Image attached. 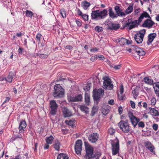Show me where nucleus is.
<instances>
[{
  "label": "nucleus",
  "mask_w": 159,
  "mask_h": 159,
  "mask_svg": "<svg viewBox=\"0 0 159 159\" xmlns=\"http://www.w3.org/2000/svg\"><path fill=\"white\" fill-rule=\"evenodd\" d=\"M107 11L106 9L101 11L99 10L92 11L91 17L92 19H103L106 17L107 15Z\"/></svg>",
  "instance_id": "nucleus-1"
},
{
  "label": "nucleus",
  "mask_w": 159,
  "mask_h": 159,
  "mask_svg": "<svg viewBox=\"0 0 159 159\" xmlns=\"http://www.w3.org/2000/svg\"><path fill=\"white\" fill-rule=\"evenodd\" d=\"M146 32V30L143 29L134 34V39L137 43L140 44L142 43Z\"/></svg>",
  "instance_id": "nucleus-2"
},
{
  "label": "nucleus",
  "mask_w": 159,
  "mask_h": 159,
  "mask_svg": "<svg viewBox=\"0 0 159 159\" xmlns=\"http://www.w3.org/2000/svg\"><path fill=\"white\" fill-rule=\"evenodd\" d=\"M118 125L123 133H128L130 131V126L128 120L120 121Z\"/></svg>",
  "instance_id": "nucleus-3"
},
{
  "label": "nucleus",
  "mask_w": 159,
  "mask_h": 159,
  "mask_svg": "<svg viewBox=\"0 0 159 159\" xmlns=\"http://www.w3.org/2000/svg\"><path fill=\"white\" fill-rule=\"evenodd\" d=\"M111 143L112 146L111 149L113 155H116L119 152V140L116 139L111 140Z\"/></svg>",
  "instance_id": "nucleus-4"
},
{
  "label": "nucleus",
  "mask_w": 159,
  "mask_h": 159,
  "mask_svg": "<svg viewBox=\"0 0 159 159\" xmlns=\"http://www.w3.org/2000/svg\"><path fill=\"white\" fill-rule=\"evenodd\" d=\"M64 94V89L59 84H56L54 87L53 96L55 97H62Z\"/></svg>",
  "instance_id": "nucleus-5"
},
{
  "label": "nucleus",
  "mask_w": 159,
  "mask_h": 159,
  "mask_svg": "<svg viewBox=\"0 0 159 159\" xmlns=\"http://www.w3.org/2000/svg\"><path fill=\"white\" fill-rule=\"evenodd\" d=\"M93 97L95 100L97 101L101 98L104 94V91L102 89H94L93 91Z\"/></svg>",
  "instance_id": "nucleus-6"
},
{
  "label": "nucleus",
  "mask_w": 159,
  "mask_h": 159,
  "mask_svg": "<svg viewBox=\"0 0 159 159\" xmlns=\"http://www.w3.org/2000/svg\"><path fill=\"white\" fill-rule=\"evenodd\" d=\"M128 116L132 125L134 128H135L140 121L139 119L134 116L133 113L131 111L128 112Z\"/></svg>",
  "instance_id": "nucleus-7"
},
{
  "label": "nucleus",
  "mask_w": 159,
  "mask_h": 159,
  "mask_svg": "<svg viewBox=\"0 0 159 159\" xmlns=\"http://www.w3.org/2000/svg\"><path fill=\"white\" fill-rule=\"evenodd\" d=\"M84 145L86 152V157L89 159L94 155L93 153V148L86 142H84Z\"/></svg>",
  "instance_id": "nucleus-8"
},
{
  "label": "nucleus",
  "mask_w": 159,
  "mask_h": 159,
  "mask_svg": "<svg viewBox=\"0 0 159 159\" xmlns=\"http://www.w3.org/2000/svg\"><path fill=\"white\" fill-rule=\"evenodd\" d=\"M155 24V23L151 20V18H150L145 20L142 24L143 27L147 28L148 29L152 28L153 26Z\"/></svg>",
  "instance_id": "nucleus-9"
},
{
  "label": "nucleus",
  "mask_w": 159,
  "mask_h": 159,
  "mask_svg": "<svg viewBox=\"0 0 159 159\" xmlns=\"http://www.w3.org/2000/svg\"><path fill=\"white\" fill-rule=\"evenodd\" d=\"M50 105L51 108L50 113L52 115H54L57 111L58 105L54 100L50 101Z\"/></svg>",
  "instance_id": "nucleus-10"
},
{
  "label": "nucleus",
  "mask_w": 159,
  "mask_h": 159,
  "mask_svg": "<svg viewBox=\"0 0 159 159\" xmlns=\"http://www.w3.org/2000/svg\"><path fill=\"white\" fill-rule=\"evenodd\" d=\"M103 86L104 88L109 89H111L113 88V85L111 84L110 79L105 77L103 79Z\"/></svg>",
  "instance_id": "nucleus-11"
},
{
  "label": "nucleus",
  "mask_w": 159,
  "mask_h": 159,
  "mask_svg": "<svg viewBox=\"0 0 159 159\" xmlns=\"http://www.w3.org/2000/svg\"><path fill=\"white\" fill-rule=\"evenodd\" d=\"M82 142L81 140H78L76 141L75 147V151L78 155H80L82 150Z\"/></svg>",
  "instance_id": "nucleus-12"
},
{
  "label": "nucleus",
  "mask_w": 159,
  "mask_h": 159,
  "mask_svg": "<svg viewBox=\"0 0 159 159\" xmlns=\"http://www.w3.org/2000/svg\"><path fill=\"white\" fill-rule=\"evenodd\" d=\"M98 138V134L95 133L90 134L88 137V139L89 141L92 143H94L97 141Z\"/></svg>",
  "instance_id": "nucleus-13"
},
{
  "label": "nucleus",
  "mask_w": 159,
  "mask_h": 159,
  "mask_svg": "<svg viewBox=\"0 0 159 159\" xmlns=\"http://www.w3.org/2000/svg\"><path fill=\"white\" fill-rule=\"evenodd\" d=\"M114 10L116 11V15L118 17V16L122 17L125 16L124 12L122 11V10L118 6H116L114 7Z\"/></svg>",
  "instance_id": "nucleus-14"
},
{
  "label": "nucleus",
  "mask_w": 159,
  "mask_h": 159,
  "mask_svg": "<svg viewBox=\"0 0 159 159\" xmlns=\"http://www.w3.org/2000/svg\"><path fill=\"white\" fill-rule=\"evenodd\" d=\"M82 96L81 95H78L75 97H70L68 98L69 102H75L81 101Z\"/></svg>",
  "instance_id": "nucleus-15"
},
{
  "label": "nucleus",
  "mask_w": 159,
  "mask_h": 159,
  "mask_svg": "<svg viewBox=\"0 0 159 159\" xmlns=\"http://www.w3.org/2000/svg\"><path fill=\"white\" fill-rule=\"evenodd\" d=\"M135 23L134 21H132L131 20H129L125 24V27L129 30H131L135 27Z\"/></svg>",
  "instance_id": "nucleus-16"
},
{
  "label": "nucleus",
  "mask_w": 159,
  "mask_h": 159,
  "mask_svg": "<svg viewBox=\"0 0 159 159\" xmlns=\"http://www.w3.org/2000/svg\"><path fill=\"white\" fill-rule=\"evenodd\" d=\"M26 126V122L24 120H22L20 123L19 129L20 133H23L24 131V129Z\"/></svg>",
  "instance_id": "nucleus-17"
},
{
  "label": "nucleus",
  "mask_w": 159,
  "mask_h": 159,
  "mask_svg": "<svg viewBox=\"0 0 159 159\" xmlns=\"http://www.w3.org/2000/svg\"><path fill=\"white\" fill-rule=\"evenodd\" d=\"M156 36L157 34L156 33H152L149 34L148 36V40L147 42V44L148 45L150 44Z\"/></svg>",
  "instance_id": "nucleus-18"
},
{
  "label": "nucleus",
  "mask_w": 159,
  "mask_h": 159,
  "mask_svg": "<svg viewBox=\"0 0 159 159\" xmlns=\"http://www.w3.org/2000/svg\"><path fill=\"white\" fill-rule=\"evenodd\" d=\"M62 111L63 115L65 117H70L72 115L71 111L66 107H64L63 108Z\"/></svg>",
  "instance_id": "nucleus-19"
},
{
  "label": "nucleus",
  "mask_w": 159,
  "mask_h": 159,
  "mask_svg": "<svg viewBox=\"0 0 159 159\" xmlns=\"http://www.w3.org/2000/svg\"><path fill=\"white\" fill-rule=\"evenodd\" d=\"M150 17H151L147 12L145 11H143L140 16L138 19L139 21V22H141L144 18H150Z\"/></svg>",
  "instance_id": "nucleus-20"
},
{
  "label": "nucleus",
  "mask_w": 159,
  "mask_h": 159,
  "mask_svg": "<svg viewBox=\"0 0 159 159\" xmlns=\"http://www.w3.org/2000/svg\"><path fill=\"white\" fill-rule=\"evenodd\" d=\"M145 146L146 148L151 152H152L154 149V146L149 141H146L145 142Z\"/></svg>",
  "instance_id": "nucleus-21"
},
{
  "label": "nucleus",
  "mask_w": 159,
  "mask_h": 159,
  "mask_svg": "<svg viewBox=\"0 0 159 159\" xmlns=\"http://www.w3.org/2000/svg\"><path fill=\"white\" fill-rule=\"evenodd\" d=\"M109 16L112 18L114 19L117 18L116 14H115L111 7H110L108 9Z\"/></svg>",
  "instance_id": "nucleus-22"
},
{
  "label": "nucleus",
  "mask_w": 159,
  "mask_h": 159,
  "mask_svg": "<svg viewBox=\"0 0 159 159\" xmlns=\"http://www.w3.org/2000/svg\"><path fill=\"white\" fill-rule=\"evenodd\" d=\"M15 75V74L14 73L10 72L9 73L8 76L5 79L7 81L9 82H11Z\"/></svg>",
  "instance_id": "nucleus-23"
},
{
  "label": "nucleus",
  "mask_w": 159,
  "mask_h": 159,
  "mask_svg": "<svg viewBox=\"0 0 159 159\" xmlns=\"http://www.w3.org/2000/svg\"><path fill=\"white\" fill-rule=\"evenodd\" d=\"M135 52V53L139 56H143L145 54V52L143 49L139 48H136Z\"/></svg>",
  "instance_id": "nucleus-24"
},
{
  "label": "nucleus",
  "mask_w": 159,
  "mask_h": 159,
  "mask_svg": "<svg viewBox=\"0 0 159 159\" xmlns=\"http://www.w3.org/2000/svg\"><path fill=\"white\" fill-rule=\"evenodd\" d=\"M81 6L84 10H86L90 7V4L89 2L86 1H84L82 2Z\"/></svg>",
  "instance_id": "nucleus-25"
},
{
  "label": "nucleus",
  "mask_w": 159,
  "mask_h": 159,
  "mask_svg": "<svg viewBox=\"0 0 159 159\" xmlns=\"http://www.w3.org/2000/svg\"><path fill=\"white\" fill-rule=\"evenodd\" d=\"M148 108L150 110V113L153 116H156L158 115V112L156 109L151 107H149Z\"/></svg>",
  "instance_id": "nucleus-26"
},
{
  "label": "nucleus",
  "mask_w": 159,
  "mask_h": 159,
  "mask_svg": "<svg viewBox=\"0 0 159 159\" xmlns=\"http://www.w3.org/2000/svg\"><path fill=\"white\" fill-rule=\"evenodd\" d=\"M65 122L66 124L71 126L72 128L75 127V121L74 120H66Z\"/></svg>",
  "instance_id": "nucleus-27"
},
{
  "label": "nucleus",
  "mask_w": 159,
  "mask_h": 159,
  "mask_svg": "<svg viewBox=\"0 0 159 159\" xmlns=\"http://www.w3.org/2000/svg\"><path fill=\"white\" fill-rule=\"evenodd\" d=\"M116 41L119 42L120 45H124L126 43L127 39L124 38H121L117 39Z\"/></svg>",
  "instance_id": "nucleus-28"
},
{
  "label": "nucleus",
  "mask_w": 159,
  "mask_h": 159,
  "mask_svg": "<svg viewBox=\"0 0 159 159\" xmlns=\"http://www.w3.org/2000/svg\"><path fill=\"white\" fill-rule=\"evenodd\" d=\"M133 7L132 6H129L128 8L125 10V12H124L125 16L132 12L133 11Z\"/></svg>",
  "instance_id": "nucleus-29"
},
{
  "label": "nucleus",
  "mask_w": 159,
  "mask_h": 159,
  "mask_svg": "<svg viewBox=\"0 0 159 159\" xmlns=\"http://www.w3.org/2000/svg\"><path fill=\"white\" fill-rule=\"evenodd\" d=\"M102 111L103 115H106L109 111V108L108 106H106L102 107Z\"/></svg>",
  "instance_id": "nucleus-30"
},
{
  "label": "nucleus",
  "mask_w": 159,
  "mask_h": 159,
  "mask_svg": "<svg viewBox=\"0 0 159 159\" xmlns=\"http://www.w3.org/2000/svg\"><path fill=\"white\" fill-rule=\"evenodd\" d=\"M80 110L84 112L86 114H88L89 113V108L84 105H81L80 107Z\"/></svg>",
  "instance_id": "nucleus-31"
},
{
  "label": "nucleus",
  "mask_w": 159,
  "mask_h": 159,
  "mask_svg": "<svg viewBox=\"0 0 159 159\" xmlns=\"http://www.w3.org/2000/svg\"><path fill=\"white\" fill-rule=\"evenodd\" d=\"M57 159H69V158L66 154L62 153L58 155Z\"/></svg>",
  "instance_id": "nucleus-32"
},
{
  "label": "nucleus",
  "mask_w": 159,
  "mask_h": 159,
  "mask_svg": "<svg viewBox=\"0 0 159 159\" xmlns=\"http://www.w3.org/2000/svg\"><path fill=\"white\" fill-rule=\"evenodd\" d=\"M85 102L86 105H89L90 102V96L89 93L85 94Z\"/></svg>",
  "instance_id": "nucleus-33"
},
{
  "label": "nucleus",
  "mask_w": 159,
  "mask_h": 159,
  "mask_svg": "<svg viewBox=\"0 0 159 159\" xmlns=\"http://www.w3.org/2000/svg\"><path fill=\"white\" fill-rule=\"evenodd\" d=\"M54 138L51 135L48 137H47L46 139V142L48 144H51Z\"/></svg>",
  "instance_id": "nucleus-34"
},
{
  "label": "nucleus",
  "mask_w": 159,
  "mask_h": 159,
  "mask_svg": "<svg viewBox=\"0 0 159 159\" xmlns=\"http://www.w3.org/2000/svg\"><path fill=\"white\" fill-rule=\"evenodd\" d=\"M145 82L150 85H152L153 83V80L148 77H145L144 79Z\"/></svg>",
  "instance_id": "nucleus-35"
},
{
  "label": "nucleus",
  "mask_w": 159,
  "mask_h": 159,
  "mask_svg": "<svg viewBox=\"0 0 159 159\" xmlns=\"http://www.w3.org/2000/svg\"><path fill=\"white\" fill-rule=\"evenodd\" d=\"M61 144L58 141H56L54 145V148L57 151H58L60 148Z\"/></svg>",
  "instance_id": "nucleus-36"
},
{
  "label": "nucleus",
  "mask_w": 159,
  "mask_h": 159,
  "mask_svg": "<svg viewBox=\"0 0 159 159\" xmlns=\"http://www.w3.org/2000/svg\"><path fill=\"white\" fill-rule=\"evenodd\" d=\"M26 16L27 17H32L34 15V13L32 11L26 10L25 11Z\"/></svg>",
  "instance_id": "nucleus-37"
},
{
  "label": "nucleus",
  "mask_w": 159,
  "mask_h": 159,
  "mask_svg": "<svg viewBox=\"0 0 159 159\" xmlns=\"http://www.w3.org/2000/svg\"><path fill=\"white\" fill-rule=\"evenodd\" d=\"M120 27L119 24H112L111 28V29L116 30L119 29Z\"/></svg>",
  "instance_id": "nucleus-38"
},
{
  "label": "nucleus",
  "mask_w": 159,
  "mask_h": 159,
  "mask_svg": "<svg viewBox=\"0 0 159 159\" xmlns=\"http://www.w3.org/2000/svg\"><path fill=\"white\" fill-rule=\"evenodd\" d=\"M60 13L63 18H65L66 17V13L65 10L61 9L60 10Z\"/></svg>",
  "instance_id": "nucleus-39"
},
{
  "label": "nucleus",
  "mask_w": 159,
  "mask_h": 159,
  "mask_svg": "<svg viewBox=\"0 0 159 159\" xmlns=\"http://www.w3.org/2000/svg\"><path fill=\"white\" fill-rule=\"evenodd\" d=\"M132 93L134 97L135 98L138 95V92L136 89H134L132 90Z\"/></svg>",
  "instance_id": "nucleus-40"
},
{
  "label": "nucleus",
  "mask_w": 159,
  "mask_h": 159,
  "mask_svg": "<svg viewBox=\"0 0 159 159\" xmlns=\"http://www.w3.org/2000/svg\"><path fill=\"white\" fill-rule=\"evenodd\" d=\"M103 30V29L101 27L97 26L95 28V30L98 32H101Z\"/></svg>",
  "instance_id": "nucleus-41"
},
{
  "label": "nucleus",
  "mask_w": 159,
  "mask_h": 159,
  "mask_svg": "<svg viewBox=\"0 0 159 159\" xmlns=\"http://www.w3.org/2000/svg\"><path fill=\"white\" fill-rule=\"evenodd\" d=\"M115 129L112 128H110L108 130V133L111 135H112L115 133Z\"/></svg>",
  "instance_id": "nucleus-42"
},
{
  "label": "nucleus",
  "mask_w": 159,
  "mask_h": 159,
  "mask_svg": "<svg viewBox=\"0 0 159 159\" xmlns=\"http://www.w3.org/2000/svg\"><path fill=\"white\" fill-rule=\"evenodd\" d=\"M153 88L155 92V93L159 96V88L156 87V86H153Z\"/></svg>",
  "instance_id": "nucleus-43"
},
{
  "label": "nucleus",
  "mask_w": 159,
  "mask_h": 159,
  "mask_svg": "<svg viewBox=\"0 0 159 159\" xmlns=\"http://www.w3.org/2000/svg\"><path fill=\"white\" fill-rule=\"evenodd\" d=\"M137 125L139 127L142 128H143L145 126V124L144 122L143 121L139 122Z\"/></svg>",
  "instance_id": "nucleus-44"
},
{
  "label": "nucleus",
  "mask_w": 159,
  "mask_h": 159,
  "mask_svg": "<svg viewBox=\"0 0 159 159\" xmlns=\"http://www.w3.org/2000/svg\"><path fill=\"white\" fill-rule=\"evenodd\" d=\"M42 37V35L40 34H37L36 39L37 40V41H38L39 43L40 41V38Z\"/></svg>",
  "instance_id": "nucleus-45"
},
{
  "label": "nucleus",
  "mask_w": 159,
  "mask_h": 159,
  "mask_svg": "<svg viewBox=\"0 0 159 159\" xmlns=\"http://www.w3.org/2000/svg\"><path fill=\"white\" fill-rule=\"evenodd\" d=\"M112 67L114 68L116 70H118L120 68L121 65H113L112 66Z\"/></svg>",
  "instance_id": "nucleus-46"
},
{
  "label": "nucleus",
  "mask_w": 159,
  "mask_h": 159,
  "mask_svg": "<svg viewBox=\"0 0 159 159\" xmlns=\"http://www.w3.org/2000/svg\"><path fill=\"white\" fill-rule=\"evenodd\" d=\"M81 16L84 20L87 21L88 20V15L84 14Z\"/></svg>",
  "instance_id": "nucleus-47"
},
{
  "label": "nucleus",
  "mask_w": 159,
  "mask_h": 159,
  "mask_svg": "<svg viewBox=\"0 0 159 159\" xmlns=\"http://www.w3.org/2000/svg\"><path fill=\"white\" fill-rule=\"evenodd\" d=\"M124 87L123 85L121 84L120 86V94H123L124 93Z\"/></svg>",
  "instance_id": "nucleus-48"
},
{
  "label": "nucleus",
  "mask_w": 159,
  "mask_h": 159,
  "mask_svg": "<svg viewBox=\"0 0 159 159\" xmlns=\"http://www.w3.org/2000/svg\"><path fill=\"white\" fill-rule=\"evenodd\" d=\"M99 49L97 48H93L90 49V51L91 52H97L98 51Z\"/></svg>",
  "instance_id": "nucleus-49"
},
{
  "label": "nucleus",
  "mask_w": 159,
  "mask_h": 159,
  "mask_svg": "<svg viewBox=\"0 0 159 159\" xmlns=\"http://www.w3.org/2000/svg\"><path fill=\"white\" fill-rule=\"evenodd\" d=\"M97 59H99L101 60H104V57L101 55H97Z\"/></svg>",
  "instance_id": "nucleus-50"
},
{
  "label": "nucleus",
  "mask_w": 159,
  "mask_h": 159,
  "mask_svg": "<svg viewBox=\"0 0 159 159\" xmlns=\"http://www.w3.org/2000/svg\"><path fill=\"white\" fill-rule=\"evenodd\" d=\"M156 103V100L154 98H152L151 100V103L152 105H154Z\"/></svg>",
  "instance_id": "nucleus-51"
},
{
  "label": "nucleus",
  "mask_w": 159,
  "mask_h": 159,
  "mask_svg": "<svg viewBox=\"0 0 159 159\" xmlns=\"http://www.w3.org/2000/svg\"><path fill=\"white\" fill-rule=\"evenodd\" d=\"M118 99L120 100L123 99L125 97L123 95V94H120V93H118Z\"/></svg>",
  "instance_id": "nucleus-52"
},
{
  "label": "nucleus",
  "mask_w": 159,
  "mask_h": 159,
  "mask_svg": "<svg viewBox=\"0 0 159 159\" xmlns=\"http://www.w3.org/2000/svg\"><path fill=\"white\" fill-rule=\"evenodd\" d=\"M76 22L78 26L80 27L81 25L82 24L81 20H76Z\"/></svg>",
  "instance_id": "nucleus-53"
},
{
  "label": "nucleus",
  "mask_w": 159,
  "mask_h": 159,
  "mask_svg": "<svg viewBox=\"0 0 159 159\" xmlns=\"http://www.w3.org/2000/svg\"><path fill=\"white\" fill-rule=\"evenodd\" d=\"M130 103L131 106V107L132 108H134L135 107V103L133 101H130Z\"/></svg>",
  "instance_id": "nucleus-54"
},
{
  "label": "nucleus",
  "mask_w": 159,
  "mask_h": 159,
  "mask_svg": "<svg viewBox=\"0 0 159 159\" xmlns=\"http://www.w3.org/2000/svg\"><path fill=\"white\" fill-rule=\"evenodd\" d=\"M158 125L157 124H154L152 125V128L154 130H157V129Z\"/></svg>",
  "instance_id": "nucleus-55"
},
{
  "label": "nucleus",
  "mask_w": 159,
  "mask_h": 159,
  "mask_svg": "<svg viewBox=\"0 0 159 159\" xmlns=\"http://www.w3.org/2000/svg\"><path fill=\"white\" fill-rule=\"evenodd\" d=\"M108 104L111 105H113L114 104V101L113 99H111L108 101Z\"/></svg>",
  "instance_id": "nucleus-56"
},
{
  "label": "nucleus",
  "mask_w": 159,
  "mask_h": 159,
  "mask_svg": "<svg viewBox=\"0 0 159 159\" xmlns=\"http://www.w3.org/2000/svg\"><path fill=\"white\" fill-rule=\"evenodd\" d=\"M141 11L140 8H138L136 9L134 11V13L136 15H137Z\"/></svg>",
  "instance_id": "nucleus-57"
},
{
  "label": "nucleus",
  "mask_w": 159,
  "mask_h": 159,
  "mask_svg": "<svg viewBox=\"0 0 159 159\" xmlns=\"http://www.w3.org/2000/svg\"><path fill=\"white\" fill-rule=\"evenodd\" d=\"M97 57L96 55L92 56L90 59L91 61H94L97 59Z\"/></svg>",
  "instance_id": "nucleus-58"
},
{
  "label": "nucleus",
  "mask_w": 159,
  "mask_h": 159,
  "mask_svg": "<svg viewBox=\"0 0 159 159\" xmlns=\"http://www.w3.org/2000/svg\"><path fill=\"white\" fill-rule=\"evenodd\" d=\"M48 7H47V8H46V9L47 10H48V11H51V9H52V7L50 4V3L49 2L48 3Z\"/></svg>",
  "instance_id": "nucleus-59"
},
{
  "label": "nucleus",
  "mask_w": 159,
  "mask_h": 159,
  "mask_svg": "<svg viewBox=\"0 0 159 159\" xmlns=\"http://www.w3.org/2000/svg\"><path fill=\"white\" fill-rule=\"evenodd\" d=\"M118 111L119 113L121 114L122 113L123 109L122 107H118Z\"/></svg>",
  "instance_id": "nucleus-60"
},
{
  "label": "nucleus",
  "mask_w": 159,
  "mask_h": 159,
  "mask_svg": "<svg viewBox=\"0 0 159 159\" xmlns=\"http://www.w3.org/2000/svg\"><path fill=\"white\" fill-rule=\"evenodd\" d=\"M142 104H143V107L144 108H146L147 109V104L146 102H143L142 103Z\"/></svg>",
  "instance_id": "nucleus-61"
},
{
  "label": "nucleus",
  "mask_w": 159,
  "mask_h": 159,
  "mask_svg": "<svg viewBox=\"0 0 159 159\" xmlns=\"http://www.w3.org/2000/svg\"><path fill=\"white\" fill-rule=\"evenodd\" d=\"M49 144H48V143H47L45 144H44V149H47L48 148H49Z\"/></svg>",
  "instance_id": "nucleus-62"
},
{
  "label": "nucleus",
  "mask_w": 159,
  "mask_h": 159,
  "mask_svg": "<svg viewBox=\"0 0 159 159\" xmlns=\"http://www.w3.org/2000/svg\"><path fill=\"white\" fill-rule=\"evenodd\" d=\"M10 98L9 97H6V99L3 102V104H4L5 103L7 102H9L10 100Z\"/></svg>",
  "instance_id": "nucleus-63"
},
{
  "label": "nucleus",
  "mask_w": 159,
  "mask_h": 159,
  "mask_svg": "<svg viewBox=\"0 0 159 159\" xmlns=\"http://www.w3.org/2000/svg\"><path fill=\"white\" fill-rule=\"evenodd\" d=\"M21 157L20 155L16 156L15 158H10L9 159H20Z\"/></svg>",
  "instance_id": "nucleus-64"
}]
</instances>
